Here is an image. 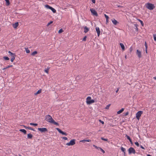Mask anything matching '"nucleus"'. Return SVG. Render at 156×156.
<instances>
[{
	"label": "nucleus",
	"mask_w": 156,
	"mask_h": 156,
	"mask_svg": "<svg viewBox=\"0 0 156 156\" xmlns=\"http://www.w3.org/2000/svg\"><path fill=\"white\" fill-rule=\"evenodd\" d=\"M153 37L154 41H156V34H154L153 35Z\"/></svg>",
	"instance_id": "4c0bfd02"
},
{
	"label": "nucleus",
	"mask_w": 156,
	"mask_h": 156,
	"mask_svg": "<svg viewBox=\"0 0 156 156\" xmlns=\"http://www.w3.org/2000/svg\"><path fill=\"white\" fill-rule=\"evenodd\" d=\"M147 156H151V155H150V154H148V155H147Z\"/></svg>",
	"instance_id": "13d9d810"
},
{
	"label": "nucleus",
	"mask_w": 156,
	"mask_h": 156,
	"mask_svg": "<svg viewBox=\"0 0 156 156\" xmlns=\"http://www.w3.org/2000/svg\"><path fill=\"white\" fill-rule=\"evenodd\" d=\"M13 66L12 65H8L7 66L3 68L2 69L3 70H4L6 69H7L8 68H9L10 67H12Z\"/></svg>",
	"instance_id": "aec40b11"
},
{
	"label": "nucleus",
	"mask_w": 156,
	"mask_h": 156,
	"mask_svg": "<svg viewBox=\"0 0 156 156\" xmlns=\"http://www.w3.org/2000/svg\"><path fill=\"white\" fill-rule=\"evenodd\" d=\"M125 57L126 59L127 58V55H125Z\"/></svg>",
	"instance_id": "6e6d98bb"
},
{
	"label": "nucleus",
	"mask_w": 156,
	"mask_h": 156,
	"mask_svg": "<svg viewBox=\"0 0 156 156\" xmlns=\"http://www.w3.org/2000/svg\"><path fill=\"white\" fill-rule=\"evenodd\" d=\"M143 113V112L142 111H139L136 113V117L138 120H139L140 119V118Z\"/></svg>",
	"instance_id": "423d86ee"
},
{
	"label": "nucleus",
	"mask_w": 156,
	"mask_h": 156,
	"mask_svg": "<svg viewBox=\"0 0 156 156\" xmlns=\"http://www.w3.org/2000/svg\"><path fill=\"white\" fill-rule=\"evenodd\" d=\"M33 137L32 135L30 133H29L27 134V138L29 139H31Z\"/></svg>",
	"instance_id": "5701e85b"
},
{
	"label": "nucleus",
	"mask_w": 156,
	"mask_h": 156,
	"mask_svg": "<svg viewBox=\"0 0 156 156\" xmlns=\"http://www.w3.org/2000/svg\"><path fill=\"white\" fill-rule=\"evenodd\" d=\"M37 54V51H35L31 53V55H32L34 56L36 54Z\"/></svg>",
	"instance_id": "cd10ccee"
},
{
	"label": "nucleus",
	"mask_w": 156,
	"mask_h": 156,
	"mask_svg": "<svg viewBox=\"0 0 156 156\" xmlns=\"http://www.w3.org/2000/svg\"><path fill=\"white\" fill-rule=\"evenodd\" d=\"M94 102V101L91 99V98L90 97H88L86 99V103L87 104H90L91 103Z\"/></svg>",
	"instance_id": "7ed1b4c3"
},
{
	"label": "nucleus",
	"mask_w": 156,
	"mask_h": 156,
	"mask_svg": "<svg viewBox=\"0 0 156 156\" xmlns=\"http://www.w3.org/2000/svg\"><path fill=\"white\" fill-rule=\"evenodd\" d=\"M144 45H145V46L146 48V52L147 53V44L146 42H145V43Z\"/></svg>",
	"instance_id": "c756f323"
},
{
	"label": "nucleus",
	"mask_w": 156,
	"mask_h": 156,
	"mask_svg": "<svg viewBox=\"0 0 156 156\" xmlns=\"http://www.w3.org/2000/svg\"><path fill=\"white\" fill-rule=\"evenodd\" d=\"M56 129L57 130V131L59 132V133H61L63 135H65L66 136H67V134L65 132H64L63 131H62L60 129L58 128H56Z\"/></svg>",
	"instance_id": "1a4fd4ad"
},
{
	"label": "nucleus",
	"mask_w": 156,
	"mask_h": 156,
	"mask_svg": "<svg viewBox=\"0 0 156 156\" xmlns=\"http://www.w3.org/2000/svg\"><path fill=\"white\" fill-rule=\"evenodd\" d=\"M126 137L127 138V139L129 141L131 140L129 136L127 135H126Z\"/></svg>",
	"instance_id": "2f4dec72"
},
{
	"label": "nucleus",
	"mask_w": 156,
	"mask_h": 156,
	"mask_svg": "<svg viewBox=\"0 0 156 156\" xmlns=\"http://www.w3.org/2000/svg\"><path fill=\"white\" fill-rule=\"evenodd\" d=\"M23 126L25 129H27V127H27V126H24V125H23Z\"/></svg>",
	"instance_id": "3c124183"
},
{
	"label": "nucleus",
	"mask_w": 156,
	"mask_h": 156,
	"mask_svg": "<svg viewBox=\"0 0 156 156\" xmlns=\"http://www.w3.org/2000/svg\"><path fill=\"white\" fill-rule=\"evenodd\" d=\"M27 129H30V130H33V131H34V129L33 128L31 127H27Z\"/></svg>",
	"instance_id": "e433bc0d"
},
{
	"label": "nucleus",
	"mask_w": 156,
	"mask_h": 156,
	"mask_svg": "<svg viewBox=\"0 0 156 156\" xmlns=\"http://www.w3.org/2000/svg\"><path fill=\"white\" fill-rule=\"evenodd\" d=\"M30 124L31 125H33V126H37V123H30Z\"/></svg>",
	"instance_id": "72a5a7b5"
},
{
	"label": "nucleus",
	"mask_w": 156,
	"mask_h": 156,
	"mask_svg": "<svg viewBox=\"0 0 156 156\" xmlns=\"http://www.w3.org/2000/svg\"><path fill=\"white\" fill-rule=\"evenodd\" d=\"M90 10H94V9H90Z\"/></svg>",
	"instance_id": "bf43d9fd"
},
{
	"label": "nucleus",
	"mask_w": 156,
	"mask_h": 156,
	"mask_svg": "<svg viewBox=\"0 0 156 156\" xmlns=\"http://www.w3.org/2000/svg\"><path fill=\"white\" fill-rule=\"evenodd\" d=\"M76 140L73 139L71 140L68 143L66 144V145L67 146H73L74 145L76 144Z\"/></svg>",
	"instance_id": "39448f33"
},
{
	"label": "nucleus",
	"mask_w": 156,
	"mask_h": 156,
	"mask_svg": "<svg viewBox=\"0 0 156 156\" xmlns=\"http://www.w3.org/2000/svg\"><path fill=\"white\" fill-rule=\"evenodd\" d=\"M26 51L27 53H30V50L28 49V48H25Z\"/></svg>",
	"instance_id": "a878e982"
},
{
	"label": "nucleus",
	"mask_w": 156,
	"mask_h": 156,
	"mask_svg": "<svg viewBox=\"0 0 156 156\" xmlns=\"http://www.w3.org/2000/svg\"><path fill=\"white\" fill-rule=\"evenodd\" d=\"M129 141L131 144H133V142L132 140L130 141Z\"/></svg>",
	"instance_id": "864d4df0"
},
{
	"label": "nucleus",
	"mask_w": 156,
	"mask_h": 156,
	"mask_svg": "<svg viewBox=\"0 0 156 156\" xmlns=\"http://www.w3.org/2000/svg\"><path fill=\"white\" fill-rule=\"evenodd\" d=\"M93 146L95 148L97 149H99V148H100V147H98L97 146H96L94 145H93Z\"/></svg>",
	"instance_id": "37998d69"
},
{
	"label": "nucleus",
	"mask_w": 156,
	"mask_h": 156,
	"mask_svg": "<svg viewBox=\"0 0 156 156\" xmlns=\"http://www.w3.org/2000/svg\"><path fill=\"white\" fill-rule=\"evenodd\" d=\"M124 108H122L120 110L117 112V113L118 114H120L124 111Z\"/></svg>",
	"instance_id": "412c9836"
},
{
	"label": "nucleus",
	"mask_w": 156,
	"mask_h": 156,
	"mask_svg": "<svg viewBox=\"0 0 156 156\" xmlns=\"http://www.w3.org/2000/svg\"><path fill=\"white\" fill-rule=\"evenodd\" d=\"M20 131L23 133L24 134H26L27 133L26 131L24 129H20Z\"/></svg>",
	"instance_id": "4be33fe9"
},
{
	"label": "nucleus",
	"mask_w": 156,
	"mask_h": 156,
	"mask_svg": "<svg viewBox=\"0 0 156 156\" xmlns=\"http://www.w3.org/2000/svg\"><path fill=\"white\" fill-rule=\"evenodd\" d=\"M87 36H85L83 39V41H85L86 40Z\"/></svg>",
	"instance_id": "c03bdc74"
},
{
	"label": "nucleus",
	"mask_w": 156,
	"mask_h": 156,
	"mask_svg": "<svg viewBox=\"0 0 156 156\" xmlns=\"http://www.w3.org/2000/svg\"><path fill=\"white\" fill-rule=\"evenodd\" d=\"M119 91V89H118L117 90H116V92L117 93Z\"/></svg>",
	"instance_id": "5fc2aeb1"
},
{
	"label": "nucleus",
	"mask_w": 156,
	"mask_h": 156,
	"mask_svg": "<svg viewBox=\"0 0 156 156\" xmlns=\"http://www.w3.org/2000/svg\"><path fill=\"white\" fill-rule=\"evenodd\" d=\"M3 58L6 60H9V57L7 56H4L3 57Z\"/></svg>",
	"instance_id": "473e14b6"
},
{
	"label": "nucleus",
	"mask_w": 156,
	"mask_h": 156,
	"mask_svg": "<svg viewBox=\"0 0 156 156\" xmlns=\"http://www.w3.org/2000/svg\"><path fill=\"white\" fill-rule=\"evenodd\" d=\"M99 122L101 123L102 124H104V122L103 121H101V119L99 120Z\"/></svg>",
	"instance_id": "a18cd8bd"
},
{
	"label": "nucleus",
	"mask_w": 156,
	"mask_h": 156,
	"mask_svg": "<svg viewBox=\"0 0 156 156\" xmlns=\"http://www.w3.org/2000/svg\"><path fill=\"white\" fill-rule=\"evenodd\" d=\"M139 20V21L140 22L142 25L143 26L144 24V23H143V21L140 20Z\"/></svg>",
	"instance_id": "49530a36"
},
{
	"label": "nucleus",
	"mask_w": 156,
	"mask_h": 156,
	"mask_svg": "<svg viewBox=\"0 0 156 156\" xmlns=\"http://www.w3.org/2000/svg\"><path fill=\"white\" fill-rule=\"evenodd\" d=\"M63 32V29L62 28H61L59 30V31H58V33L59 34H60Z\"/></svg>",
	"instance_id": "f704fd0d"
},
{
	"label": "nucleus",
	"mask_w": 156,
	"mask_h": 156,
	"mask_svg": "<svg viewBox=\"0 0 156 156\" xmlns=\"http://www.w3.org/2000/svg\"><path fill=\"white\" fill-rule=\"evenodd\" d=\"M96 31L97 32L98 34V36H99L100 33V29L99 27H96Z\"/></svg>",
	"instance_id": "ddd939ff"
},
{
	"label": "nucleus",
	"mask_w": 156,
	"mask_h": 156,
	"mask_svg": "<svg viewBox=\"0 0 156 156\" xmlns=\"http://www.w3.org/2000/svg\"><path fill=\"white\" fill-rule=\"evenodd\" d=\"M8 53H9V55L11 56V61L12 62H13L16 58V55L15 53H12L10 51H9Z\"/></svg>",
	"instance_id": "20e7f679"
},
{
	"label": "nucleus",
	"mask_w": 156,
	"mask_h": 156,
	"mask_svg": "<svg viewBox=\"0 0 156 156\" xmlns=\"http://www.w3.org/2000/svg\"><path fill=\"white\" fill-rule=\"evenodd\" d=\"M112 22L113 23L114 25H116L117 24L119 23L118 22V21L116 20L115 19H113L112 20Z\"/></svg>",
	"instance_id": "4468645a"
},
{
	"label": "nucleus",
	"mask_w": 156,
	"mask_h": 156,
	"mask_svg": "<svg viewBox=\"0 0 156 156\" xmlns=\"http://www.w3.org/2000/svg\"><path fill=\"white\" fill-rule=\"evenodd\" d=\"M120 46L121 47V48L122 51H124L125 50V46H124V44H122V43H120Z\"/></svg>",
	"instance_id": "dca6fc26"
},
{
	"label": "nucleus",
	"mask_w": 156,
	"mask_h": 156,
	"mask_svg": "<svg viewBox=\"0 0 156 156\" xmlns=\"http://www.w3.org/2000/svg\"><path fill=\"white\" fill-rule=\"evenodd\" d=\"M145 6L149 10H153L155 7L154 4L149 3L145 4Z\"/></svg>",
	"instance_id": "f03ea898"
},
{
	"label": "nucleus",
	"mask_w": 156,
	"mask_h": 156,
	"mask_svg": "<svg viewBox=\"0 0 156 156\" xmlns=\"http://www.w3.org/2000/svg\"><path fill=\"white\" fill-rule=\"evenodd\" d=\"M101 139L103 140L107 141H108V139H105L103 138V137H102L101 138Z\"/></svg>",
	"instance_id": "c9c22d12"
},
{
	"label": "nucleus",
	"mask_w": 156,
	"mask_h": 156,
	"mask_svg": "<svg viewBox=\"0 0 156 156\" xmlns=\"http://www.w3.org/2000/svg\"><path fill=\"white\" fill-rule=\"evenodd\" d=\"M38 129L41 132H45L48 131L47 129L45 128H38Z\"/></svg>",
	"instance_id": "6e6552de"
},
{
	"label": "nucleus",
	"mask_w": 156,
	"mask_h": 156,
	"mask_svg": "<svg viewBox=\"0 0 156 156\" xmlns=\"http://www.w3.org/2000/svg\"><path fill=\"white\" fill-rule=\"evenodd\" d=\"M52 11L53 12V13H55L56 12V10H52Z\"/></svg>",
	"instance_id": "603ef678"
},
{
	"label": "nucleus",
	"mask_w": 156,
	"mask_h": 156,
	"mask_svg": "<svg viewBox=\"0 0 156 156\" xmlns=\"http://www.w3.org/2000/svg\"><path fill=\"white\" fill-rule=\"evenodd\" d=\"M99 149L101 150V151H102V152L103 153H105V151L103 149H102L101 147L99 148Z\"/></svg>",
	"instance_id": "58836bf2"
},
{
	"label": "nucleus",
	"mask_w": 156,
	"mask_h": 156,
	"mask_svg": "<svg viewBox=\"0 0 156 156\" xmlns=\"http://www.w3.org/2000/svg\"><path fill=\"white\" fill-rule=\"evenodd\" d=\"M135 144L137 147H139V144L137 142H135Z\"/></svg>",
	"instance_id": "ea45409f"
},
{
	"label": "nucleus",
	"mask_w": 156,
	"mask_h": 156,
	"mask_svg": "<svg viewBox=\"0 0 156 156\" xmlns=\"http://www.w3.org/2000/svg\"><path fill=\"white\" fill-rule=\"evenodd\" d=\"M128 151L129 154H130L132 153L135 154L136 153V151L132 147H130Z\"/></svg>",
	"instance_id": "0eeeda50"
},
{
	"label": "nucleus",
	"mask_w": 156,
	"mask_h": 156,
	"mask_svg": "<svg viewBox=\"0 0 156 156\" xmlns=\"http://www.w3.org/2000/svg\"><path fill=\"white\" fill-rule=\"evenodd\" d=\"M45 7L47 9H50V10H55L54 8L48 5H44Z\"/></svg>",
	"instance_id": "9b49d317"
},
{
	"label": "nucleus",
	"mask_w": 156,
	"mask_h": 156,
	"mask_svg": "<svg viewBox=\"0 0 156 156\" xmlns=\"http://www.w3.org/2000/svg\"><path fill=\"white\" fill-rule=\"evenodd\" d=\"M41 89H40L39 90H38L37 92L35 93L34 94V95H37V94L41 93Z\"/></svg>",
	"instance_id": "b1692460"
},
{
	"label": "nucleus",
	"mask_w": 156,
	"mask_h": 156,
	"mask_svg": "<svg viewBox=\"0 0 156 156\" xmlns=\"http://www.w3.org/2000/svg\"><path fill=\"white\" fill-rule=\"evenodd\" d=\"M89 30V29L88 28H87V27H85L84 28V32L85 33H86Z\"/></svg>",
	"instance_id": "a211bd4d"
},
{
	"label": "nucleus",
	"mask_w": 156,
	"mask_h": 156,
	"mask_svg": "<svg viewBox=\"0 0 156 156\" xmlns=\"http://www.w3.org/2000/svg\"><path fill=\"white\" fill-rule=\"evenodd\" d=\"M45 119L48 122L53 123L57 126H59V124L55 122L50 115H46Z\"/></svg>",
	"instance_id": "f257e3e1"
},
{
	"label": "nucleus",
	"mask_w": 156,
	"mask_h": 156,
	"mask_svg": "<svg viewBox=\"0 0 156 156\" xmlns=\"http://www.w3.org/2000/svg\"><path fill=\"white\" fill-rule=\"evenodd\" d=\"M129 114V112H126L125 114V116Z\"/></svg>",
	"instance_id": "09e8293b"
},
{
	"label": "nucleus",
	"mask_w": 156,
	"mask_h": 156,
	"mask_svg": "<svg viewBox=\"0 0 156 156\" xmlns=\"http://www.w3.org/2000/svg\"><path fill=\"white\" fill-rule=\"evenodd\" d=\"M91 141V140L88 139L87 140H83L80 141V142H82L83 143H85V142H90Z\"/></svg>",
	"instance_id": "6ab92c4d"
},
{
	"label": "nucleus",
	"mask_w": 156,
	"mask_h": 156,
	"mask_svg": "<svg viewBox=\"0 0 156 156\" xmlns=\"http://www.w3.org/2000/svg\"><path fill=\"white\" fill-rule=\"evenodd\" d=\"M63 139H64V140H67L68 138L66 137H61Z\"/></svg>",
	"instance_id": "a19ab883"
},
{
	"label": "nucleus",
	"mask_w": 156,
	"mask_h": 156,
	"mask_svg": "<svg viewBox=\"0 0 156 156\" xmlns=\"http://www.w3.org/2000/svg\"><path fill=\"white\" fill-rule=\"evenodd\" d=\"M104 16H105V18L106 19V23H107L108 22V19H109V17L107 15L105 14H104Z\"/></svg>",
	"instance_id": "f3484780"
},
{
	"label": "nucleus",
	"mask_w": 156,
	"mask_h": 156,
	"mask_svg": "<svg viewBox=\"0 0 156 156\" xmlns=\"http://www.w3.org/2000/svg\"><path fill=\"white\" fill-rule=\"evenodd\" d=\"M19 26V23L18 22L12 24V26L14 28H16Z\"/></svg>",
	"instance_id": "2eb2a0df"
},
{
	"label": "nucleus",
	"mask_w": 156,
	"mask_h": 156,
	"mask_svg": "<svg viewBox=\"0 0 156 156\" xmlns=\"http://www.w3.org/2000/svg\"><path fill=\"white\" fill-rule=\"evenodd\" d=\"M140 147L142 149L144 150L145 149V148L142 146L140 145Z\"/></svg>",
	"instance_id": "8fccbe9b"
},
{
	"label": "nucleus",
	"mask_w": 156,
	"mask_h": 156,
	"mask_svg": "<svg viewBox=\"0 0 156 156\" xmlns=\"http://www.w3.org/2000/svg\"><path fill=\"white\" fill-rule=\"evenodd\" d=\"M49 68H48V67L47 68L45 69L44 70V72L47 73V74H48V70H49Z\"/></svg>",
	"instance_id": "c85d7f7f"
},
{
	"label": "nucleus",
	"mask_w": 156,
	"mask_h": 156,
	"mask_svg": "<svg viewBox=\"0 0 156 156\" xmlns=\"http://www.w3.org/2000/svg\"><path fill=\"white\" fill-rule=\"evenodd\" d=\"M110 104H109V105H107V106L105 107V108L106 109H109V106H110Z\"/></svg>",
	"instance_id": "79ce46f5"
},
{
	"label": "nucleus",
	"mask_w": 156,
	"mask_h": 156,
	"mask_svg": "<svg viewBox=\"0 0 156 156\" xmlns=\"http://www.w3.org/2000/svg\"><path fill=\"white\" fill-rule=\"evenodd\" d=\"M19 156H22L21 155H20Z\"/></svg>",
	"instance_id": "052dcab7"
},
{
	"label": "nucleus",
	"mask_w": 156,
	"mask_h": 156,
	"mask_svg": "<svg viewBox=\"0 0 156 156\" xmlns=\"http://www.w3.org/2000/svg\"><path fill=\"white\" fill-rule=\"evenodd\" d=\"M92 2L93 3H95V0H91Z\"/></svg>",
	"instance_id": "de8ad7c7"
},
{
	"label": "nucleus",
	"mask_w": 156,
	"mask_h": 156,
	"mask_svg": "<svg viewBox=\"0 0 156 156\" xmlns=\"http://www.w3.org/2000/svg\"><path fill=\"white\" fill-rule=\"evenodd\" d=\"M136 54L139 58H140L141 56V51L138 50H137Z\"/></svg>",
	"instance_id": "9d476101"
},
{
	"label": "nucleus",
	"mask_w": 156,
	"mask_h": 156,
	"mask_svg": "<svg viewBox=\"0 0 156 156\" xmlns=\"http://www.w3.org/2000/svg\"><path fill=\"white\" fill-rule=\"evenodd\" d=\"M153 78L155 80H156V77H154Z\"/></svg>",
	"instance_id": "4d7b16f0"
},
{
	"label": "nucleus",
	"mask_w": 156,
	"mask_h": 156,
	"mask_svg": "<svg viewBox=\"0 0 156 156\" xmlns=\"http://www.w3.org/2000/svg\"><path fill=\"white\" fill-rule=\"evenodd\" d=\"M121 150L122 151L124 154V155L126 154V149L124 148L123 147H121Z\"/></svg>",
	"instance_id": "393cba45"
},
{
	"label": "nucleus",
	"mask_w": 156,
	"mask_h": 156,
	"mask_svg": "<svg viewBox=\"0 0 156 156\" xmlns=\"http://www.w3.org/2000/svg\"><path fill=\"white\" fill-rule=\"evenodd\" d=\"M92 15L96 17L98 16V14L96 10H90Z\"/></svg>",
	"instance_id": "f8f14e48"
},
{
	"label": "nucleus",
	"mask_w": 156,
	"mask_h": 156,
	"mask_svg": "<svg viewBox=\"0 0 156 156\" xmlns=\"http://www.w3.org/2000/svg\"><path fill=\"white\" fill-rule=\"evenodd\" d=\"M53 23V21H50L49 23H48L47 25V27H48L50 24H52Z\"/></svg>",
	"instance_id": "7c9ffc66"
},
{
	"label": "nucleus",
	"mask_w": 156,
	"mask_h": 156,
	"mask_svg": "<svg viewBox=\"0 0 156 156\" xmlns=\"http://www.w3.org/2000/svg\"><path fill=\"white\" fill-rule=\"evenodd\" d=\"M6 2V4L7 5H9L10 4V2L9 0H5Z\"/></svg>",
	"instance_id": "bb28decb"
}]
</instances>
